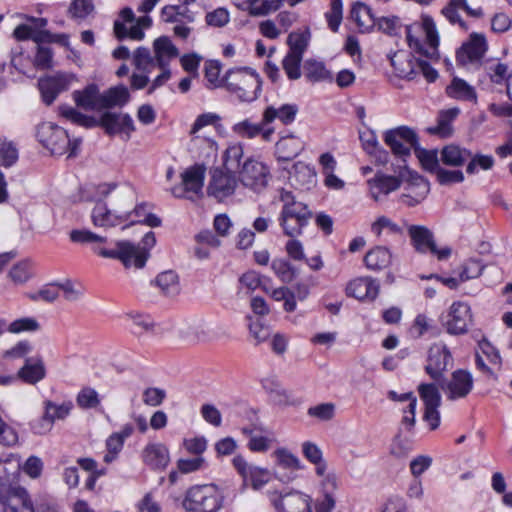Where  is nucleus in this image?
Masks as SVG:
<instances>
[{"instance_id":"23","label":"nucleus","mask_w":512,"mask_h":512,"mask_svg":"<svg viewBox=\"0 0 512 512\" xmlns=\"http://www.w3.org/2000/svg\"><path fill=\"white\" fill-rule=\"evenodd\" d=\"M99 125L108 135L125 134L127 139L135 130L133 119L126 113L105 112L100 117Z\"/></svg>"},{"instance_id":"3","label":"nucleus","mask_w":512,"mask_h":512,"mask_svg":"<svg viewBox=\"0 0 512 512\" xmlns=\"http://www.w3.org/2000/svg\"><path fill=\"white\" fill-rule=\"evenodd\" d=\"M409 47L430 61L439 59V35L432 17L423 15L420 23L406 27Z\"/></svg>"},{"instance_id":"2","label":"nucleus","mask_w":512,"mask_h":512,"mask_svg":"<svg viewBox=\"0 0 512 512\" xmlns=\"http://www.w3.org/2000/svg\"><path fill=\"white\" fill-rule=\"evenodd\" d=\"M70 239L75 243L94 244L92 250L103 258L118 259L125 268L141 269L145 266L150 250L156 244L154 232L150 231L144 235L139 244L129 241H117L115 247L107 249L99 247L97 244L105 243L107 238L87 229L72 230Z\"/></svg>"},{"instance_id":"24","label":"nucleus","mask_w":512,"mask_h":512,"mask_svg":"<svg viewBox=\"0 0 512 512\" xmlns=\"http://www.w3.org/2000/svg\"><path fill=\"white\" fill-rule=\"evenodd\" d=\"M345 291L360 301H373L379 294V283L371 277H358L347 284Z\"/></svg>"},{"instance_id":"58","label":"nucleus","mask_w":512,"mask_h":512,"mask_svg":"<svg viewBox=\"0 0 512 512\" xmlns=\"http://www.w3.org/2000/svg\"><path fill=\"white\" fill-rule=\"evenodd\" d=\"M0 159L5 167H10L18 160V149L13 142L0 139Z\"/></svg>"},{"instance_id":"11","label":"nucleus","mask_w":512,"mask_h":512,"mask_svg":"<svg viewBox=\"0 0 512 512\" xmlns=\"http://www.w3.org/2000/svg\"><path fill=\"white\" fill-rule=\"evenodd\" d=\"M408 234L411 238V244L414 249L421 254L430 252L435 255L438 260H445L450 257L452 250L446 246L438 249L433 233L425 226L410 225Z\"/></svg>"},{"instance_id":"7","label":"nucleus","mask_w":512,"mask_h":512,"mask_svg":"<svg viewBox=\"0 0 512 512\" xmlns=\"http://www.w3.org/2000/svg\"><path fill=\"white\" fill-rule=\"evenodd\" d=\"M36 136L52 155H63L69 152L68 157H74L81 142L79 139L71 140L65 129L51 122L38 125Z\"/></svg>"},{"instance_id":"36","label":"nucleus","mask_w":512,"mask_h":512,"mask_svg":"<svg viewBox=\"0 0 512 512\" xmlns=\"http://www.w3.org/2000/svg\"><path fill=\"white\" fill-rule=\"evenodd\" d=\"M470 158L471 152L457 145H447L441 151V161L447 166L460 167Z\"/></svg>"},{"instance_id":"27","label":"nucleus","mask_w":512,"mask_h":512,"mask_svg":"<svg viewBox=\"0 0 512 512\" xmlns=\"http://www.w3.org/2000/svg\"><path fill=\"white\" fill-rule=\"evenodd\" d=\"M76 105L84 110L93 111L102 109V94L96 84L87 85L83 90H75L72 94Z\"/></svg>"},{"instance_id":"38","label":"nucleus","mask_w":512,"mask_h":512,"mask_svg":"<svg viewBox=\"0 0 512 512\" xmlns=\"http://www.w3.org/2000/svg\"><path fill=\"white\" fill-rule=\"evenodd\" d=\"M303 456L313 465L317 476H324L327 470V463L323 459L322 450L313 442L305 441L302 443Z\"/></svg>"},{"instance_id":"30","label":"nucleus","mask_w":512,"mask_h":512,"mask_svg":"<svg viewBox=\"0 0 512 512\" xmlns=\"http://www.w3.org/2000/svg\"><path fill=\"white\" fill-rule=\"evenodd\" d=\"M304 148L301 139L295 135L289 134L282 136L276 143V155L281 161H290L294 159Z\"/></svg>"},{"instance_id":"13","label":"nucleus","mask_w":512,"mask_h":512,"mask_svg":"<svg viewBox=\"0 0 512 512\" xmlns=\"http://www.w3.org/2000/svg\"><path fill=\"white\" fill-rule=\"evenodd\" d=\"M270 170L263 162L247 158L239 170V181L247 188L260 192L267 185Z\"/></svg>"},{"instance_id":"15","label":"nucleus","mask_w":512,"mask_h":512,"mask_svg":"<svg viewBox=\"0 0 512 512\" xmlns=\"http://www.w3.org/2000/svg\"><path fill=\"white\" fill-rule=\"evenodd\" d=\"M206 167L203 164H194L188 167L182 174V182L171 189L177 198H189L188 194L199 196L204 186Z\"/></svg>"},{"instance_id":"1","label":"nucleus","mask_w":512,"mask_h":512,"mask_svg":"<svg viewBox=\"0 0 512 512\" xmlns=\"http://www.w3.org/2000/svg\"><path fill=\"white\" fill-rule=\"evenodd\" d=\"M153 52L146 47L133 52L132 64L138 72L130 76L132 90L148 87L147 94L151 95L170 80V62L179 56L178 48L168 36H160L153 42Z\"/></svg>"},{"instance_id":"8","label":"nucleus","mask_w":512,"mask_h":512,"mask_svg":"<svg viewBox=\"0 0 512 512\" xmlns=\"http://www.w3.org/2000/svg\"><path fill=\"white\" fill-rule=\"evenodd\" d=\"M389 59L396 74L401 78L413 80L419 74H422L428 82H434L438 78V72L421 57L417 58L405 51H397L389 55Z\"/></svg>"},{"instance_id":"52","label":"nucleus","mask_w":512,"mask_h":512,"mask_svg":"<svg viewBox=\"0 0 512 512\" xmlns=\"http://www.w3.org/2000/svg\"><path fill=\"white\" fill-rule=\"evenodd\" d=\"M94 11L92 0H73L68 8L72 19L83 20Z\"/></svg>"},{"instance_id":"62","label":"nucleus","mask_w":512,"mask_h":512,"mask_svg":"<svg viewBox=\"0 0 512 512\" xmlns=\"http://www.w3.org/2000/svg\"><path fill=\"white\" fill-rule=\"evenodd\" d=\"M494 165V158L491 155L476 154L472 155L468 160L466 171L468 174H474L478 168L482 170H489Z\"/></svg>"},{"instance_id":"53","label":"nucleus","mask_w":512,"mask_h":512,"mask_svg":"<svg viewBox=\"0 0 512 512\" xmlns=\"http://www.w3.org/2000/svg\"><path fill=\"white\" fill-rule=\"evenodd\" d=\"M249 320V333L250 336L255 340V344L258 345L266 341L271 335V328L264 324L260 319H253L248 317Z\"/></svg>"},{"instance_id":"35","label":"nucleus","mask_w":512,"mask_h":512,"mask_svg":"<svg viewBox=\"0 0 512 512\" xmlns=\"http://www.w3.org/2000/svg\"><path fill=\"white\" fill-rule=\"evenodd\" d=\"M460 109L453 107L447 110H443L439 113L437 125L430 127L427 131L430 134H436L441 137H449L452 134V121L459 115Z\"/></svg>"},{"instance_id":"45","label":"nucleus","mask_w":512,"mask_h":512,"mask_svg":"<svg viewBox=\"0 0 512 512\" xmlns=\"http://www.w3.org/2000/svg\"><path fill=\"white\" fill-rule=\"evenodd\" d=\"M73 408L71 401H66L61 404H56L53 401L46 400L44 402V412L54 423L56 420L66 419Z\"/></svg>"},{"instance_id":"43","label":"nucleus","mask_w":512,"mask_h":512,"mask_svg":"<svg viewBox=\"0 0 512 512\" xmlns=\"http://www.w3.org/2000/svg\"><path fill=\"white\" fill-rule=\"evenodd\" d=\"M305 76L312 82L331 80V73L326 69L325 64L320 61L309 59L304 65Z\"/></svg>"},{"instance_id":"48","label":"nucleus","mask_w":512,"mask_h":512,"mask_svg":"<svg viewBox=\"0 0 512 512\" xmlns=\"http://www.w3.org/2000/svg\"><path fill=\"white\" fill-rule=\"evenodd\" d=\"M386 230L391 235H403V229L386 216H380L371 225V231L377 237H380Z\"/></svg>"},{"instance_id":"6","label":"nucleus","mask_w":512,"mask_h":512,"mask_svg":"<svg viewBox=\"0 0 512 512\" xmlns=\"http://www.w3.org/2000/svg\"><path fill=\"white\" fill-rule=\"evenodd\" d=\"M224 503V496L215 484L194 485L184 496L182 505L187 512H218Z\"/></svg>"},{"instance_id":"61","label":"nucleus","mask_w":512,"mask_h":512,"mask_svg":"<svg viewBox=\"0 0 512 512\" xmlns=\"http://www.w3.org/2000/svg\"><path fill=\"white\" fill-rule=\"evenodd\" d=\"M274 456L279 465L284 468L300 470L303 468L299 458L285 448L275 450Z\"/></svg>"},{"instance_id":"22","label":"nucleus","mask_w":512,"mask_h":512,"mask_svg":"<svg viewBox=\"0 0 512 512\" xmlns=\"http://www.w3.org/2000/svg\"><path fill=\"white\" fill-rule=\"evenodd\" d=\"M232 465L242 477L244 484L250 482L251 486L256 490L261 488L269 480L268 471L266 469L250 465L241 454H237L233 457Z\"/></svg>"},{"instance_id":"50","label":"nucleus","mask_w":512,"mask_h":512,"mask_svg":"<svg viewBox=\"0 0 512 512\" xmlns=\"http://www.w3.org/2000/svg\"><path fill=\"white\" fill-rule=\"evenodd\" d=\"M113 30L118 40H123L127 37L132 40H142L145 36L143 30L139 27V25L135 24L130 29H127L125 24L120 20L114 21Z\"/></svg>"},{"instance_id":"56","label":"nucleus","mask_w":512,"mask_h":512,"mask_svg":"<svg viewBox=\"0 0 512 512\" xmlns=\"http://www.w3.org/2000/svg\"><path fill=\"white\" fill-rule=\"evenodd\" d=\"M415 152L423 168L429 172L437 174V171L441 168L439 165L437 152L435 150L421 149L419 148V145L417 146V150H415Z\"/></svg>"},{"instance_id":"33","label":"nucleus","mask_w":512,"mask_h":512,"mask_svg":"<svg viewBox=\"0 0 512 512\" xmlns=\"http://www.w3.org/2000/svg\"><path fill=\"white\" fill-rule=\"evenodd\" d=\"M298 107L294 104H284L279 108L268 106L263 112V123H272L279 119L283 124L288 125L295 120Z\"/></svg>"},{"instance_id":"34","label":"nucleus","mask_w":512,"mask_h":512,"mask_svg":"<svg viewBox=\"0 0 512 512\" xmlns=\"http://www.w3.org/2000/svg\"><path fill=\"white\" fill-rule=\"evenodd\" d=\"M7 509L11 512H34L33 504L24 488H11L7 496Z\"/></svg>"},{"instance_id":"44","label":"nucleus","mask_w":512,"mask_h":512,"mask_svg":"<svg viewBox=\"0 0 512 512\" xmlns=\"http://www.w3.org/2000/svg\"><path fill=\"white\" fill-rule=\"evenodd\" d=\"M418 392L425 408L440 407L441 395L435 384L422 383L418 386Z\"/></svg>"},{"instance_id":"54","label":"nucleus","mask_w":512,"mask_h":512,"mask_svg":"<svg viewBox=\"0 0 512 512\" xmlns=\"http://www.w3.org/2000/svg\"><path fill=\"white\" fill-rule=\"evenodd\" d=\"M40 329L39 322L33 317H23L12 321L7 326V331L13 334L22 332H35Z\"/></svg>"},{"instance_id":"41","label":"nucleus","mask_w":512,"mask_h":512,"mask_svg":"<svg viewBox=\"0 0 512 512\" xmlns=\"http://www.w3.org/2000/svg\"><path fill=\"white\" fill-rule=\"evenodd\" d=\"M244 156V150L241 144L236 143L227 147L223 154V168L228 172L235 173L241 169V160Z\"/></svg>"},{"instance_id":"46","label":"nucleus","mask_w":512,"mask_h":512,"mask_svg":"<svg viewBox=\"0 0 512 512\" xmlns=\"http://www.w3.org/2000/svg\"><path fill=\"white\" fill-rule=\"evenodd\" d=\"M59 114L71 121L72 123L84 126V127H92L96 125V121L92 117H88L75 108L69 105H61L59 106Z\"/></svg>"},{"instance_id":"28","label":"nucleus","mask_w":512,"mask_h":512,"mask_svg":"<svg viewBox=\"0 0 512 512\" xmlns=\"http://www.w3.org/2000/svg\"><path fill=\"white\" fill-rule=\"evenodd\" d=\"M46 375L43 360L40 357L26 358L24 365L17 373V379L27 384H36Z\"/></svg>"},{"instance_id":"49","label":"nucleus","mask_w":512,"mask_h":512,"mask_svg":"<svg viewBox=\"0 0 512 512\" xmlns=\"http://www.w3.org/2000/svg\"><path fill=\"white\" fill-rule=\"evenodd\" d=\"M271 268L283 283H290L297 275L295 267L284 259H274Z\"/></svg>"},{"instance_id":"64","label":"nucleus","mask_w":512,"mask_h":512,"mask_svg":"<svg viewBox=\"0 0 512 512\" xmlns=\"http://www.w3.org/2000/svg\"><path fill=\"white\" fill-rule=\"evenodd\" d=\"M76 401L78 406L83 409L95 408L100 403L98 393L95 389L90 387L83 388L78 393Z\"/></svg>"},{"instance_id":"29","label":"nucleus","mask_w":512,"mask_h":512,"mask_svg":"<svg viewBox=\"0 0 512 512\" xmlns=\"http://www.w3.org/2000/svg\"><path fill=\"white\" fill-rule=\"evenodd\" d=\"M350 16L361 33H369L376 26V17L365 3H355L351 8Z\"/></svg>"},{"instance_id":"14","label":"nucleus","mask_w":512,"mask_h":512,"mask_svg":"<svg viewBox=\"0 0 512 512\" xmlns=\"http://www.w3.org/2000/svg\"><path fill=\"white\" fill-rule=\"evenodd\" d=\"M269 499L277 512H311V497L300 491L269 492Z\"/></svg>"},{"instance_id":"31","label":"nucleus","mask_w":512,"mask_h":512,"mask_svg":"<svg viewBox=\"0 0 512 512\" xmlns=\"http://www.w3.org/2000/svg\"><path fill=\"white\" fill-rule=\"evenodd\" d=\"M392 257V253L387 247L375 246L365 254L364 264L369 270L381 271L391 265Z\"/></svg>"},{"instance_id":"37","label":"nucleus","mask_w":512,"mask_h":512,"mask_svg":"<svg viewBox=\"0 0 512 512\" xmlns=\"http://www.w3.org/2000/svg\"><path fill=\"white\" fill-rule=\"evenodd\" d=\"M130 99L129 90L124 85H118L109 88L102 94V109H108L115 106H124Z\"/></svg>"},{"instance_id":"16","label":"nucleus","mask_w":512,"mask_h":512,"mask_svg":"<svg viewBox=\"0 0 512 512\" xmlns=\"http://www.w3.org/2000/svg\"><path fill=\"white\" fill-rule=\"evenodd\" d=\"M74 79L73 74L65 72H57L54 75L41 77L38 81V87L43 102L51 105L61 92L69 89Z\"/></svg>"},{"instance_id":"42","label":"nucleus","mask_w":512,"mask_h":512,"mask_svg":"<svg viewBox=\"0 0 512 512\" xmlns=\"http://www.w3.org/2000/svg\"><path fill=\"white\" fill-rule=\"evenodd\" d=\"M155 282L161 291L167 296H174L180 291L178 275L172 270L160 273Z\"/></svg>"},{"instance_id":"26","label":"nucleus","mask_w":512,"mask_h":512,"mask_svg":"<svg viewBox=\"0 0 512 512\" xmlns=\"http://www.w3.org/2000/svg\"><path fill=\"white\" fill-rule=\"evenodd\" d=\"M142 459L152 470H164L170 462L169 450L162 443H149L143 449Z\"/></svg>"},{"instance_id":"10","label":"nucleus","mask_w":512,"mask_h":512,"mask_svg":"<svg viewBox=\"0 0 512 512\" xmlns=\"http://www.w3.org/2000/svg\"><path fill=\"white\" fill-rule=\"evenodd\" d=\"M383 140L392 153L401 158L410 156L412 149L417 150L419 145L417 133L408 126H398L387 130L383 135Z\"/></svg>"},{"instance_id":"18","label":"nucleus","mask_w":512,"mask_h":512,"mask_svg":"<svg viewBox=\"0 0 512 512\" xmlns=\"http://www.w3.org/2000/svg\"><path fill=\"white\" fill-rule=\"evenodd\" d=\"M452 364V355L445 344L435 343L429 348L425 371L432 379L439 381Z\"/></svg>"},{"instance_id":"63","label":"nucleus","mask_w":512,"mask_h":512,"mask_svg":"<svg viewBox=\"0 0 512 512\" xmlns=\"http://www.w3.org/2000/svg\"><path fill=\"white\" fill-rule=\"evenodd\" d=\"M9 276L15 284L27 282L32 276L30 262L21 261L15 264L9 272Z\"/></svg>"},{"instance_id":"55","label":"nucleus","mask_w":512,"mask_h":512,"mask_svg":"<svg viewBox=\"0 0 512 512\" xmlns=\"http://www.w3.org/2000/svg\"><path fill=\"white\" fill-rule=\"evenodd\" d=\"M328 27L337 32L343 19V5L341 0H331L330 9L325 13Z\"/></svg>"},{"instance_id":"21","label":"nucleus","mask_w":512,"mask_h":512,"mask_svg":"<svg viewBox=\"0 0 512 512\" xmlns=\"http://www.w3.org/2000/svg\"><path fill=\"white\" fill-rule=\"evenodd\" d=\"M488 49L486 37L481 33H472L456 53V60L462 65L481 60Z\"/></svg>"},{"instance_id":"25","label":"nucleus","mask_w":512,"mask_h":512,"mask_svg":"<svg viewBox=\"0 0 512 512\" xmlns=\"http://www.w3.org/2000/svg\"><path fill=\"white\" fill-rule=\"evenodd\" d=\"M404 177V174H402L401 177H397L377 173L373 178L367 181L371 197L375 201H379L381 196L388 195L389 193L396 191L400 188L402 178Z\"/></svg>"},{"instance_id":"12","label":"nucleus","mask_w":512,"mask_h":512,"mask_svg":"<svg viewBox=\"0 0 512 512\" xmlns=\"http://www.w3.org/2000/svg\"><path fill=\"white\" fill-rule=\"evenodd\" d=\"M239 179L235 173L222 168H214L210 171V180L207 186V194L218 202L234 195L238 187Z\"/></svg>"},{"instance_id":"5","label":"nucleus","mask_w":512,"mask_h":512,"mask_svg":"<svg viewBox=\"0 0 512 512\" xmlns=\"http://www.w3.org/2000/svg\"><path fill=\"white\" fill-rule=\"evenodd\" d=\"M260 76L251 68H232L224 75V87L241 102L255 101L261 92Z\"/></svg>"},{"instance_id":"39","label":"nucleus","mask_w":512,"mask_h":512,"mask_svg":"<svg viewBox=\"0 0 512 512\" xmlns=\"http://www.w3.org/2000/svg\"><path fill=\"white\" fill-rule=\"evenodd\" d=\"M290 179L300 187L310 188L314 185L316 173L312 167L304 162H297L289 172Z\"/></svg>"},{"instance_id":"19","label":"nucleus","mask_w":512,"mask_h":512,"mask_svg":"<svg viewBox=\"0 0 512 512\" xmlns=\"http://www.w3.org/2000/svg\"><path fill=\"white\" fill-rule=\"evenodd\" d=\"M472 322L470 306L464 302H454L444 321L449 334L459 335L467 332Z\"/></svg>"},{"instance_id":"57","label":"nucleus","mask_w":512,"mask_h":512,"mask_svg":"<svg viewBox=\"0 0 512 512\" xmlns=\"http://www.w3.org/2000/svg\"><path fill=\"white\" fill-rule=\"evenodd\" d=\"M259 0H248L249 14L252 16H265L270 12L280 8L282 2L280 0H264L261 5H257Z\"/></svg>"},{"instance_id":"47","label":"nucleus","mask_w":512,"mask_h":512,"mask_svg":"<svg viewBox=\"0 0 512 512\" xmlns=\"http://www.w3.org/2000/svg\"><path fill=\"white\" fill-rule=\"evenodd\" d=\"M13 35L17 40L33 39L37 43L52 40V35L48 31L35 33L32 27L25 24L18 25L14 29Z\"/></svg>"},{"instance_id":"59","label":"nucleus","mask_w":512,"mask_h":512,"mask_svg":"<svg viewBox=\"0 0 512 512\" xmlns=\"http://www.w3.org/2000/svg\"><path fill=\"white\" fill-rule=\"evenodd\" d=\"M303 57L294 55L292 53H287L284 57L282 65L285 73L287 74L290 80L299 79L301 76L300 65Z\"/></svg>"},{"instance_id":"4","label":"nucleus","mask_w":512,"mask_h":512,"mask_svg":"<svg viewBox=\"0 0 512 512\" xmlns=\"http://www.w3.org/2000/svg\"><path fill=\"white\" fill-rule=\"evenodd\" d=\"M279 199L283 202L279 215V225L286 236L294 238L302 233L303 228L312 217V212L303 202L296 201L290 191L279 190Z\"/></svg>"},{"instance_id":"9","label":"nucleus","mask_w":512,"mask_h":512,"mask_svg":"<svg viewBox=\"0 0 512 512\" xmlns=\"http://www.w3.org/2000/svg\"><path fill=\"white\" fill-rule=\"evenodd\" d=\"M131 194L123 195L119 203L112 209L103 201H97L91 212V220L95 227L110 228L118 226L130 219L128 208L132 202Z\"/></svg>"},{"instance_id":"17","label":"nucleus","mask_w":512,"mask_h":512,"mask_svg":"<svg viewBox=\"0 0 512 512\" xmlns=\"http://www.w3.org/2000/svg\"><path fill=\"white\" fill-rule=\"evenodd\" d=\"M406 174L404 192L400 195L399 200L408 207H414L427 197L430 184L416 172L408 170Z\"/></svg>"},{"instance_id":"51","label":"nucleus","mask_w":512,"mask_h":512,"mask_svg":"<svg viewBox=\"0 0 512 512\" xmlns=\"http://www.w3.org/2000/svg\"><path fill=\"white\" fill-rule=\"evenodd\" d=\"M221 64L219 61L211 60L205 64V78L209 88L224 87V76L220 78Z\"/></svg>"},{"instance_id":"32","label":"nucleus","mask_w":512,"mask_h":512,"mask_svg":"<svg viewBox=\"0 0 512 512\" xmlns=\"http://www.w3.org/2000/svg\"><path fill=\"white\" fill-rule=\"evenodd\" d=\"M448 97L459 101L477 102V93L465 80L454 77L445 90Z\"/></svg>"},{"instance_id":"60","label":"nucleus","mask_w":512,"mask_h":512,"mask_svg":"<svg viewBox=\"0 0 512 512\" xmlns=\"http://www.w3.org/2000/svg\"><path fill=\"white\" fill-rule=\"evenodd\" d=\"M412 450V442L408 438L401 436V429L392 440L390 445V453L396 458L406 457Z\"/></svg>"},{"instance_id":"40","label":"nucleus","mask_w":512,"mask_h":512,"mask_svg":"<svg viewBox=\"0 0 512 512\" xmlns=\"http://www.w3.org/2000/svg\"><path fill=\"white\" fill-rule=\"evenodd\" d=\"M310 38L311 33L308 28L303 31L291 32L287 37L288 52L303 57L304 52L308 48Z\"/></svg>"},{"instance_id":"20","label":"nucleus","mask_w":512,"mask_h":512,"mask_svg":"<svg viewBox=\"0 0 512 512\" xmlns=\"http://www.w3.org/2000/svg\"><path fill=\"white\" fill-rule=\"evenodd\" d=\"M449 400L465 398L473 388V377L467 370H455L450 380L440 384Z\"/></svg>"}]
</instances>
